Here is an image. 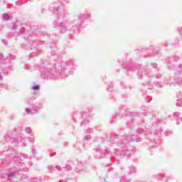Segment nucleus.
<instances>
[{
  "instance_id": "nucleus-1",
  "label": "nucleus",
  "mask_w": 182,
  "mask_h": 182,
  "mask_svg": "<svg viewBox=\"0 0 182 182\" xmlns=\"http://www.w3.org/2000/svg\"><path fill=\"white\" fill-rule=\"evenodd\" d=\"M75 70V65L73 64V61L69 60L65 63V68L63 70H58V72L53 71L49 67H41L40 71L42 75H46V76H50V77H58L59 75H63V73H68L69 70Z\"/></svg>"
},
{
  "instance_id": "nucleus-2",
  "label": "nucleus",
  "mask_w": 182,
  "mask_h": 182,
  "mask_svg": "<svg viewBox=\"0 0 182 182\" xmlns=\"http://www.w3.org/2000/svg\"><path fill=\"white\" fill-rule=\"evenodd\" d=\"M88 18H90V14L87 13L80 14L78 16V18L74 21V25L72 26L71 28L70 26H69V24L61 26V31L66 32V31L69 29L70 31H73V32H77V31H79V26L82 25L85 19H87Z\"/></svg>"
},
{
  "instance_id": "nucleus-3",
  "label": "nucleus",
  "mask_w": 182,
  "mask_h": 182,
  "mask_svg": "<svg viewBox=\"0 0 182 182\" xmlns=\"http://www.w3.org/2000/svg\"><path fill=\"white\" fill-rule=\"evenodd\" d=\"M53 14H56L58 16H65V7L63 6H59L56 11L51 10Z\"/></svg>"
},
{
  "instance_id": "nucleus-4",
  "label": "nucleus",
  "mask_w": 182,
  "mask_h": 182,
  "mask_svg": "<svg viewBox=\"0 0 182 182\" xmlns=\"http://www.w3.org/2000/svg\"><path fill=\"white\" fill-rule=\"evenodd\" d=\"M129 140H130V136H127V135H124L122 138V144H129Z\"/></svg>"
},
{
  "instance_id": "nucleus-5",
  "label": "nucleus",
  "mask_w": 182,
  "mask_h": 182,
  "mask_svg": "<svg viewBox=\"0 0 182 182\" xmlns=\"http://www.w3.org/2000/svg\"><path fill=\"white\" fill-rule=\"evenodd\" d=\"M4 139H5L6 141H13L14 138H13L12 136L11 135V132H9L8 134H6L4 136Z\"/></svg>"
},
{
  "instance_id": "nucleus-6",
  "label": "nucleus",
  "mask_w": 182,
  "mask_h": 182,
  "mask_svg": "<svg viewBox=\"0 0 182 182\" xmlns=\"http://www.w3.org/2000/svg\"><path fill=\"white\" fill-rule=\"evenodd\" d=\"M131 140L132 141H141V139L140 138H136V135H132V138H131Z\"/></svg>"
},
{
  "instance_id": "nucleus-7",
  "label": "nucleus",
  "mask_w": 182,
  "mask_h": 182,
  "mask_svg": "<svg viewBox=\"0 0 182 182\" xmlns=\"http://www.w3.org/2000/svg\"><path fill=\"white\" fill-rule=\"evenodd\" d=\"M36 56H38V53L36 52L31 53L29 55V58H35Z\"/></svg>"
},
{
  "instance_id": "nucleus-8",
  "label": "nucleus",
  "mask_w": 182,
  "mask_h": 182,
  "mask_svg": "<svg viewBox=\"0 0 182 182\" xmlns=\"http://www.w3.org/2000/svg\"><path fill=\"white\" fill-rule=\"evenodd\" d=\"M26 112L27 114H31L33 112V109L26 108Z\"/></svg>"
},
{
  "instance_id": "nucleus-9",
  "label": "nucleus",
  "mask_w": 182,
  "mask_h": 182,
  "mask_svg": "<svg viewBox=\"0 0 182 182\" xmlns=\"http://www.w3.org/2000/svg\"><path fill=\"white\" fill-rule=\"evenodd\" d=\"M14 176H15V173H9V174L8 175V178H9V180H11V179L14 178Z\"/></svg>"
},
{
  "instance_id": "nucleus-10",
  "label": "nucleus",
  "mask_w": 182,
  "mask_h": 182,
  "mask_svg": "<svg viewBox=\"0 0 182 182\" xmlns=\"http://www.w3.org/2000/svg\"><path fill=\"white\" fill-rule=\"evenodd\" d=\"M3 18L5 21H8V19H9V15H8V14H4Z\"/></svg>"
},
{
  "instance_id": "nucleus-11",
  "label": "nucleus",
  "mask_w": 182,
  "mask_h": 182,
  "mask_svg": "<svg viewBox=\"0 0 182 182\" xmlns=\"http://www.w3.org/2000/svg\"><path fill=\"white\" fill-rule=\"evenodd\" d=\"M39 85H34L31 87L32 90H39Z\"/></svg>"
},
{
  "instance_id": "nucleus-12",
  "label": "nucleus",
  "mask_w": 182,
  "mask_h": 182,
  "mask_svg": "<svg viewBox=\"0 0 182 182\" xmlns=\"http://www.w3.org/2000/svg\"><path fill=\"white\" fill-rule=\"evenodd\" d=\"M31 132H32V129L30 127L26 128V133H31Z\"/></svg>"
},
{
  "instance_id": "nucleus-13",
  "label": "nucleus",
  "mask_w": 182,
  "mask_h": 182,
  "mask_svg": "<svg viewBox=\"0 0 182 182\" xmlns=\"http://www.w3.org/2000/svg\"><path fill=\"white\" fill-rule=\"evenodd\" d=\"M16 28H18V24L14 23L12 26V29L14 30V29H16Z\"/></svg>"
},
{
  "instance_id": "nucleus-14",
  "label": "nucleus",
  "mask_w": 182,
  "mask_h": 182,
  "mask_svg": "<svg viewBox=\"0 0 182 182\" xmlns=\"http://www.w3.org/2000/svg\"><path fill=\"white\" fill-rule=\"evenodd\" d=\"M9 59H11V60L15 59V56L11 55V54H9Z\"/></svg>"
},
{
  "instance_id": "nucleus-15",
  "label": "nucleus",
  "mask_w": 182,
  "mask_h": 182,
  "mask_svg": "<svg viewBox=\"0 0 182 182\" xmlns=\"http://www.w3.org/2000/svg\"><path fill=\"white\" fill-rule=\"evenodd\" d=\"M84 139L86 141H88V140H90V136H87L84 138Z\"/></svg>"
},
{
  "instance_id": "nucleus-16",
  "label": "nucleus",
  "mask_w": 182,
  "mask_h": 182,
  "mask_svg": "<svg viewBox=\"0 0 182 182\" xmlns=\"http://www.w3.org/2000/svg\"><path fill=\"white\" fill-rule=\"evenodd\" d=\"M177 83L179 86H182V79L179 80Z\"/></svg>"
},
{
  "instance_id": "nucleus-17",
  "label": "nucleus",
  "mask_w": 182,
  "mask_h": 182,
  "mask_svg": "<svg viewBox=\"0 0 182 182\" xmlns=\"http://www.w3.org/2000/svg\"><path fill=\"white\" fill-rule=\"evenodd\" d=\"M25 3H26V1L22 2V3H21V1H18V2H17V5H22V4H25Z\"/></svg>"
},
{
  "instance_id": "nucleus-18",
  "label": "nucleus",
  "mask_w": 182,
  "mask_h": 182,
  "mask_svg": "<svg viewBox=\"0 0 182 182\" xmlns=\"http://www.w3.org/2000/svg\"><path fill=\"white\" fill-rule=\"evenodd\" d=\"M138 76H143L141 70L138 71Z\"/></svg>"
},
{
  "instance_id": "nucleus-19",
  "label": "nucleus",
  "mask_w": 182,
  "mask_h": 182,
  "mask_svg": "<svg viewBox=\"0 0 182 182\" xmlns=\"http://www.w3.org/2000/svg\"><path fill=\"white\" fill-rule=\"evenodd\" d=\"M2 59H4V55L0 54V60H2Z\"/></svg>"
},
{
  "instance_id": "nucleus-20",
  "label": "nucleus",
  "mask_w": 182,
  "mask_h": 182,
  "mask_svg": "<svg viewBox=\"0 0 182 182\" xmlns=\"http://www.w3.org/2000/svg\"><path fill=\"white\" fill-rule=\"evenodd\" d=\"M134 171H136V168H132V171H131V173H134Z\"/></svg>"
},
{
  "instance_id": "nucleus-21",
  "label": "nucleus",
  "mask_w": 182,
  "mask_h": 182,
  "mask_svg": "<svg viewBox=\"0 0 182 182\" xmlns=\"http://www.w3.org/2000/svg\"><path fill=\"white\" fill-rule=\"evenodd\" d=\"M21 32H25V28H22L21 29Z\"/></svg>"
},
{
  "instance_id": "nucleus-22",
  "label": "nucleus",
  "mask_w": 182,
  "mask_h": 182,
  "mask_svg": "<svg viewBox=\"0 0 182 182\" xmlns=\"http://www.w3.org/2000/svg\"><path fill=\"white\" fill-rule=\"evenodd\" d=\"M0 80H2V75H0Z\"/></svg>"
},
{
  "instance_id": "nucleus-23",
  "label": "nucleus",
  "mask_w": 182,
  "mask_h": 182,
  "mask_svg": "<svg viewBox=\"0 0 182 182\" xmlns=\"http://www.w3.org/2000/svg\"><path fill=\"white\" fill-rule=\"evenodd\" d=\"M23 144V146H24V147L26 146V144Z\"/></svg>"
},
{
  "instance_id": "nucleus-24",
  "label": "nucleus",
  "mask_w": 182,
  "mask_h": 182,
  "mask_svg": "<svg viewBox=\"0 0 182 182\" xmlns=\"http://www.w3.org/2000/svg\"><path fill=\"white\" fill-rule=\"evenodd\" d=\"M176 114H177V116H179V115H180V114H179V113H177Z\"/></svg>"
},
{
  "instance_id": "nucleus-25",
  "label": "nucleus",
  "mask_w": 182,
  "mask_h": 182,
  "mask_svg": "<svg viewBox=\"0 0 182 182\" xmlns=\"http://www.w3.org/2000/svg\"><path fill=\"white\" fill-rule=\"evenodd\" d=\"M154 67L156 68V64H154Z\"/></svg>"
},
{
  "instance_id": "nucleus-26",
  "label": "nucleus",
  "mask_w": 182,
  "mask_h": 182,
  "mask_svg": "<svg viewBox=\"0 0 182 182\" xmlns=\"http://www.w3.org/2000/svg\"><path fill=\"white\" fill-rule=\"evenodd\" d=\"M87 119H90V117H87Z\"/></svg>"
}]
</instances>
